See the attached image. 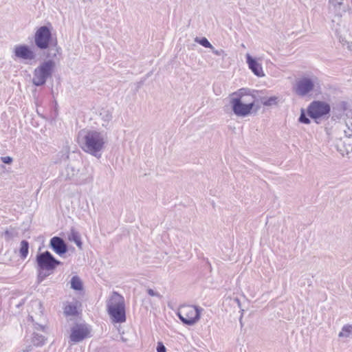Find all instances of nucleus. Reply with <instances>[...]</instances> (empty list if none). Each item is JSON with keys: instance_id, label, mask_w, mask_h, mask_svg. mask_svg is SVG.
<instances>
[{"instance_id": "1", "label": "nucleus", "mask_w": 352, "mask_h": 352, "mask_svg": "<svg viewBox=\"0 0 352 352\" xmlns=\"http://www.w3.org/2000/svg\"><path fill=\"white\" fill-rule=\"evenodd\" d=\"M250 90L246 88L239 89L237 91L233 92L230 95V106L233 113L239 117L245 118L252 113H256L261 108L260 105L256 104L255 96L252 95L253 100L248 103H245L244 96H250Z\"/></svg>"}, {"instance_id": "2", "label": "nucleus", "mask_w": 352, "mask_h": 352, "mask_svg": "<svg viewBox=\"0 0 352 352\" xmlns=\"http://www.w3.org/2000/svg\"><path fill=\"white\" fill-rule=\"evenodd\" d=\"M331 114V105L322 100H315L309 103L307 110L301 109L298 122L305 124H309L311 119L319 124L324 119L329 118Z\"/></svg>"}, {"instance_id": "3", "label": "nucleus", "mask_w": 352, "mask_h": 352, "mask_svg": "<svg viewBox=\"0 0 352 352\" xmlns=\"http://www.w3.org/2000/svg\"><path fill=\"white\" fill-rule=\"evenodd\" d=\"M37 270V283L40 284L47 276L52 274L58 265L63 263L56 259L53 254L46 250L43 252H38L36 256Z\"/></svg>"}, {"instance_id": "4", "label": "nucleus", "mask_w": 352, "mask_h": 352, "mask_svg": "<svg viewBox=\"0 0 352 352\" xmlns=\"http://www.w3.org/2000/svg\"><path fill=\"white\" fill-rule=\"evenodd\" d=\"M104 145V135L96 130H89L83 137V143L81 147L85 152L100 158Z\"/></svg>"}, {"instance_id": "5", "label": "nucleus", "mask_w": 352, "mask_h": 352, "mask_svg": "<svg viewBox=\"0 0 352 352\" xmlns=\"http://www.w3.org/2000/svg\"><path fill=\"white\" fill-rule=\"evenodd\" d=\"M107 310L113 323H123L126 320V307L123 296L113 292L107 302Z\"/></svg>"}, {"instance_id": "6", "label": "nucleus", "mask_w": 352, "mask_h": 352, "mask_svg": "<svg viewBox=\"0 0 352 352\" xmlns=\"http://www.w3.org/2000/svg\"><path fill=\"white\" fill-rule=\"evenodd\" d=\"M56 56V54H52L48 52L45 57L48 60L42 62L40 65L36 67L33 72L32 82L36 87L44 85L48 78L52 76L56 67V63L54 58Z\"/></svg>"}, {"instance_id": "7", "label": "nucleus", "mask_w": 352, "mask_h": 352, "mask_svg": "<svg viewBox=\"0 0 352 352\" xmlns=\"http://www.w3.org/2000/svg\"><path fill=\"white\" fill-rule=\"evenodd\" d=\"M52 26L50 23L39 27L34 34V43L36 47L41 50H51L55 47L57 52L60 48L58 47L57 38L53 36L52 33Z\"/></svg>"}, {"instance_id": "8", "label": "nucleus", "mask_w": 352, "mask_h": 352, "mask_svg": "<svg viewBox=\"0 0 352 352\" xmlns=\"http://www.w3.org/2000/svg\"><path fill=\"white\" fill-rule=\"evenodd\" d=\"M79 162L75 161L66 167L67 178L77 185L84 184L89 182V175L87 168L78 167Z\"/></svg>"}, {"instance_id": "9", "label": "nucleus", "mask_w": 352, "mask_h": 352, "mask_svg": "<svg viewBox=\"0 0 352 352\" xmlns=\"http://www.w3.org/2000/svg\"><path fill=\"white\" fill-rule=\"evenodd\" d=\"M203 309L197 305L189 307L186 311L183 313L179 311L177 316L184 324L192 326L195 324L201 318V313Z\"/></svg>"}, {"instance_id": "10", "label": "nucleus", "mask_w": 352, "mask_h": 352, "mask_svg": "<svg viewBox=\"0 0 352 352\" xmlns=\"http://www.w3.org/2000/svg\"><path fill=\"white\" fill-rule=\"evenodd\" d=\"M91 329L87 324H76L71 329L70 340L77 343L82 341L87 338L91 337Z\"/></svg>"}, {"instance_id": "11", "label": "nucleus", "mask_w": 352, "mask_h": 352, "mask_svg": "<svg viewBox=\"0 0 352 352\" xmlns=\"http://www.w3.org/2000/svg\"><path fill=\"white\" fill-rule=\"evenodd\" d=\"M314 87V82L311 78L302 77L296 82L294 90L296 95L303 97L312 91Z\"/></svg>"}, {"instance_id": "12", "label": "nucleus", "mask_w": 352, "mask_h": 352, "mask_svg": "<svg viewBox=\"0 0 352 352\" xmlns=\"http://www.w3.org/2000/svg\"><path fill=\"white\" fill-rule=\"evenodd\" d=\"M41 316L39 314H28L26 323L27 335L32 331H41L46 333L47 327L41 323Z\"/></svg>"}, {"instance_id": "13", "label": "nucleus", "mask_w": 352, "mask_h": 352, "mask_svg": "<svg viewBox=\"0 0 352 352\" xmlns=\"http://www.w3.org/2000/svg\"><path fill=\"white\" fill-rule=\"evenodd\" d=\"M49 248L59 256H64L68 252V244L60 236H54L51 238Z\"/></svg>"}, {"instance_id": "14", "label": "nucleus", "mask_w": 352, "mask_h": 352, "mask_svg": "<svg viewBox=\"0 0 352 352\" xmlns=\"http://www.w3.org/2000/svg\"><path fill=\"white\" fill-rule=\"evenodd\" d=\"M345 12L346 8L344 6V0L328 1V13L330 17L341 18Z\"/></svg>"}, {"instance_id": "15", "label": "nucleus", "mask_w": 352, "mask_h": 352, "mask_svg": "<svg viewBox=\"0 0 352 352\" xmlns=\"http://www.w3.org/2000/svg\"><path fill=\"white\" fill-rule=\"evenodd\" d=\"M246 63L249 69L257 77H263L265 76L262 65L258 62L256 58L252 56L249 53L245 54Z\"/></svg>"}, {"instance_id": "16", "label": "nucleus", "mask_w": 352, "mask_h": 352, "mask_svg": "<svg viewBox=\"0 0 352 352\" xmlns=\"http://www.w3.org/2000/svg\"><path fill=\"white\" fill-rule=\"evenodd\" d=\"M348 109V102L346 101H341L333 104L332 107H331V120L337 121L340 120L344 116L345 111Z\"/></svg>"}, {"instance_id": "17", "label": "nucleus", "mask_w": 352, "mask_h": 352, "mask_svg": "<svg viewBox=\"0 0 352 352\" xmlns=\"http://www.w3.org/2000/svg\"><path fill=\"white\" fill-rule=\"evenodd\" d=\"M39 332L40 331H32L29 333V334H31V342L34 346L37 347L43 346L47 340V338L40 334Z\"/></svg>"}, {"instance_id": "18", "label": "nucleus", "mask_w": 352, "mask_h": 352, "mask_svg": "<svg viewBox=\"0 0 352 352\" xmlns=\"http://www.w3.org/2000/svg\"><path fill=\"white\" fill-rule=\"evenodd\" d=\"M344 134V138L339 140V145L345 147L346 154H348L352 152V133H349V131H345Z\"/></svg>"}, {"instance_id": "19", "label": "nucleus", "mask_w": 352, "mask_h": 352, "mask_svg": "<svg viewBox=\"0 0 352 352\" xmlns=\"http://www.w3.org/2000/svg\"><path fill=\"white\" fill-rule=\"evenodd\" d=\"M68 239L70 241H73L77 245L79 249L82 248V242L80 238V235L79 232L76 230L74 228H72L70 230V233L68 236Z\"/></svg>"}, {"instance_id": "20", "label": "nucleus", "mask_w": 352, "mask_h": 352, "mask_svg": "<svg viewBox=\"0 0 352 352\" xmlns=\"http://www.w3.org/2000/svg\"><path fill=\"white\" fill-rule=\"evenodd\" d=\"M71 288L75 291L81 292L83 290V283L78 276H74L70 280Z\"/></svg>"}, {"instance_id": "21", "label": "nucleus", "mask_w": 352, "mask_h": 352, "mask_svg": "<svg viewBox=\"0 0 352 352\" xmlns=\"http://www.w3.org/2000/svg\"><path fill=\"white\" fill-rule=\"evenodd\" d=\"M69 157V151L67 148L60 151L56 155V158L54 161L55 164L66 162Z\"/></svg>"}, {"instance_id": "22", "label": "nucleus", "mask_w": 352, "mask_h": 352, "mask_svg": "<svg viewBox=\"0 0 352 352\" xmlns=\"http://www.w3.org/2000/svg\"><path fill=\"white\" fill-rule=\"evenodd\" d=\"M64 314L67 316H76L78 315L77 305L74 303L67 305L64 308Z\"/></svg>"}, {"instance_id": "23", "label": "nucleus", "mask_w": 352, "mask_h": 352, "mask_svg": "<svg viewBox=\"0 0 352 352\" xmlns=\"http://www.w3.org/2000/svg\"><path fill=\"white\" fill-rule=\"evenodd\" d=\"M35 57V52L28 45L23 44V60H32Z\"/></svg>"}, {"instance_id": "24", "label": "nucleus", "mask_w": 352, "mask_h": 352, "mask_svg": "<svg viewBox=\"0 0 352 352\" xmlns=\"http://www.w3.org/2000/svg\"><path fill=\"white\" fill-rule=\"evenodd\" d=\"M261 103L266 107H270L272 105H276L278 102V98L277 96H270L269 98L262 97L261 98Z\"/></svg>"}, {"instance_id": "25", "label": "nucleus", "mask_w": 352, "mask_h": 352, "mask_svg": "<svg viewBox=\"0 0 352 352\" xmlns=\"http://www.w3.org/2000/svg\"><path fill=\"white\" fill-rule=\"evenodd\" d=\"M195 42L199 43L206 48L213 49L212 45L209 42V41L206 37H198L197 36L195 38Z\"/></svg>"}, {"instance_id": "26", "label": "nucleus", "mask_w": 352, "mask_h": 352, "mask_svg": "<svg viewBox=\"0 0 352 352\" xmlns=\"http://www.w3.org/2000/svg\"><path fill=\"white\" fill-rule=\"evenodd\" d=\"M352 332V325L351 324H345L343 326L342 331L339 333L338 336L340 338L349 337L350 334Z\"/></svg>"}, {"instance_id": "27", "label": "nucleus", "mask_w": 352, "mask_h": 352, "mask_svg": "<svg viewBox=\"0 0 352 352\" xmlns=\"http://www.w3.org/2000/svg\"><path fill=\"white\" fill-rule=\"evenodd\" d=\"M102 116V119L103 121L109 123V122L112 119V113L109 110H104L102 113H100Z\"/></svg>"}, {"instance_id": "28", "label": "nucleus", "mask_w": 352, "mask_h": 352, "mask_svg": "<svg viewBox=\"0 0 352 352\" xmlns=\"http://www.w3.org/2000/svg\"><path fill=\"white\" fill-rule=\"evenodd\" d=\"M4 235L7 239L13 238L17 235V232L14 228H10L4 232Z\"/></svg>"}, {"instance_id": "29", "label": "nucleus", "mask_w": 352, "mask_h": 352, "mask_svg": "<svg viewBox=\"0 0 352 352\" xmlns=\"http://www.w3.org/2000/svg\"><path fill=\"white\" fill-rule=\"evenodd\" d=\"M156 351L157 352H167L166 346H164V343L161 341L157 342Z\"/></svg>"}, {"instance_id": "30", "label": "nucleus", "mask_w": 352, "mask_h": 352, "mask_svg": "<svg viewBox=\"0 0 352 352\" xmlns=\"http://www.w3.org/2000/svg\"><path fill=\"white\" fill-rule=\"evenodd\" d=\"M29 252V243L23 240V259L25 258Z\"/></svg>"}, {"instance_id": "31", "label": "nucleus", "mask_w": 352, "mask_h": 352, "mask_svg": "<svg viewBox=\"0 0 352 352\" xmlns=\"http://www.w3.org/2000/svg\"><path fill=\"white\" fill-rule=\"evenodd\" d=\"M336 147L337 151L340 153V154L344 156V153L346 154V150H345V147H342V146L339 145V140L337 141L336 144Z\"/></svg>"}, {"instance_id": "32", "label": "nucleus", "mask_w": 352, "mask_h": 352, "mask_svg": "<svg viewBox=\"0 0 352 352\" xmlns=\"http://www.w3.org/2000/svg\"><path fill=\"white\" fill-rule=\"evenodd\" d=\"M212 50V52L214 54L217 55V56H222L223 57V56H226L227 54H226L225 51L222 49H219V50H215L214 47L213 49H211Z\"/></svg>"}, {"instance_id": "33", "label": "nucleus", "mask_w": 352, "mask_h": 352, "mask_svg": "<svg viewBox=\"0 0 352 352\" xmlns=\"http://www.w3.org/2000/svg\"><path fill=\"white\" fill-rule=\"evenodd\" d=\"M15 56L18 58H22V45H17L14 51Z\"/></svg>"}, {"instance_id": "34", "label": "nucleus", "mask_w": 352, "mask_h": 352, "mask_svg": "<svg viewBox=\"0 0 352 352\" xmlns=\"http://www.w3.org/2000/svg\"><path fill=\"white\" fill-rule=\"evenodd\" d=\"M147 293L151 296H157L158 298H161L162 296L157 292H155L153 289L148 288L147 289Z\"/></svg>"}, {"instance_id": "35", "label": "nucleus", "mask_w": 352, "mask_h": 352, "mask_svg": "<svg viewBox=\"0 0 352 352\" xmlns=\"http://www.w3.org/2000/svg\"><path fill=\"white\" fill-rule=\"evenodd\" d=\"M1 160L4 163V164H11L12 162V158L10 156H6V157H1Z\"/></svg>"}, {"instance_id": "36", "label": "nucleus", "mask_w": 352, "mask_h": 352, "mask_svg": "<svg viewBox=\"0 0 352 352\" xmlns=\"http://www.w3.org/2000/svg\"><path fill=\"white\" fill-rule=\"evenodd\" d=\"M31 304H32V306H36V307H41V302H38L36 301L32 302Z\"/></svg>"}, {"instance_id": "37", "label": "nucleus", "mask_w": 352, "mask_h": 352, "mask_svg": "<svg viewBox=\"0 0 352 352\" xmlns=\"http://www.w3.org/2000/svg\"><path fill=\"white\" fill-rule=\"evenodd\" d=\"M19 254L21 257H22V241L21 242V246L19 250Z\"/></svg>"}, {"instance_id": "38", "label": "nucleus", "mask_w": 352, "mask_h": 352, "mask_svg": "<svg viewBox=\"0 0 352 352\" xmlns=\"http://www.w3.org/2000/svg\"><path fill=\"white\" fill-rule=\"evenodd\" d=\"M234 300L238 304L239 306L241 305L240 300L238 298H235Z\"/></svg>"}, {"instance_id": "39", "label": "nucleus", "mask_w": 352, "mask_h": 352, "mask_svg": "<svg viewBox=\"0 0 352 352\" xmlns=\"http://www.w3.org/2000/svg\"><path fill=\"white\" fill-rule=\"evenodd\" d=\"M30 351H31V346H28L25 350H23V352H29Z\"/></svg>"}, {"instance_id": "40", "label": "nucleus", "mask_w": 352, "mask_h": 352, "mask_svg": "<svg viewBox=\"0 0 352 352\" xmlns=\"http://www.w3.org/2000/svg\"><path fill=\"white\" fill-rule=\"evenodd\" d=\"M102 126L107 127V124H102Z\"/></svg>"}, {"instance_id": "41", "label": "nucleus", "mask_w": 352, "mask_h": 352, "mask_svg": "<svg viewBox=\"0 0 352 352\" xmlns=\"http://www.w3.org/2000/svg\"><path fill=\"white\" fill-rule=\"evenodd\" d=\"M25 230L24 229V230H23V235L25 234Z\"/></svg>"}]
</instances>
